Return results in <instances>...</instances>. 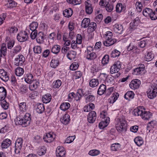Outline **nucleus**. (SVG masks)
I'll list each match as a JSON object with an SVG mask.
<instances>
[{"label":"nucleus","instance_id":"nucleus-1","mask_svg":"<svg viewBox=\"0 0 157 157\" xmlns=\"http://www.w3.org/2000/svg\"><path fill=\"white\" fill-rule=\"evenodd\" d=\"M127 122L124 118L120 117L116 119L115 127L119 132H125L127 129Z\"/></svg>","mask_w":157,"mask_h":157},{"label":"nucleus","instance_id":"nucleus-2","mask_svg":"<svg viewBox=\"0 0 157 157\" xmlns=\"http://www.w3.org/2000/svg\"><path fill=\"white\" fill-rule=\"evenodd\" d=\"M30 116L29 113H26L24 116L21 118L19 117H17L14 119L16 125H21L24 126H26L29 125L30 122Z\"/></svg>","mask_w":157,"mask_h":157},{"label":"nucleus","instance_id":"nucleus-3","mask_svg":"<svg viewBox=\"0 0 157 157\" xmlns=\"http://www.w3.org/2000/svg\"><path fill=\"white\" fill-rule=\"evenodd\" d=\"M133 114L136 116L140 115L142 119L144 120H147V112L143 106H139L135 108L133 111Z\"/></svg>","mask_w":157,"mask_h":157},{"label":"nucleus","instance_id":"nucleus-4","mask_svg":"<svg viewBox=\"0 0 157 157\" xmlns=\"http://www.w3.org/2000/svg\"><path fill=\"white\" fill-rule=\"evenodd\" d=\"M104 37L105 40L104 41L103 44L106 46H111L116 41L113 37L112 33L110 31H108L105 32L104 34Z\"/></svg>","mask_w":157,"mask_h":157},{"label":"nucleus","instance_id":"nucleus-5","mask_svg":"<svg viewBox=\"0 0 157 157\" xmlns=\"http://www.w3.org/2000/svg\"><path fill=\"white\" fill-rule=\"evenodd\" d=\"M94 48L93 46H88L85 51V56L86 59L88 60H93L97 57L96 54L93 52Z\"/></svg>","mask_w":157,"mask_h":157},{"label":"nucleus","instance_id":"nucleus-6","mask_svg":"<svg viewBox=\"0 0 157 157\" xmlns=\"http://www.w3.org/2000/svg\"><path fill=\"white\" fill-rule=\"evenodd\" d=\"M30 34V31L26 29L24 31L21 32L17 35V40L20 42H23L28 40V35Z\"/></svg>","mask_w":157,"mask_h":157},{"label":"nucleus","instance_id":"nucleus-7","mask_svg":"<svg viewBox=\"0 0 157 157\" xmlns=\"http://www.w3.org/2000/svg\"><path fill=\"white\" fill-rule=\"evenodd\" d=\"M23 143V139L21 138H18L15 143L14 152L16 154L19 153L21 150Z\"/></svg>","mask_w":157,"mask_h":157},{"label":"nucleus","instance_id":"nucleus-8","mask_svg":"<svg viewBox=\"0 0 157 157\" xmlns=\"http://www.w3.org/2000/svg\"><path fill=\"white\" fill-rule=\"evenodd\" d=\"M56 138L55 135L52 132L48 133L44 136L43 139L44 141L47 143H50L53 141Z\"/></svg>","mask_w":157,"mask_h":157},{"label":"nucleus","instance_id":"nucleus-9","mask_svg":"<svg viewBox=\"0 0 157 157\" xmlns=\"http://www.w3.org/2000/svg\"><path fill=\"white\" fill-rule=\"evenodd\" d=\"M25 62V57L23 55L20 54L18 55L17 57L15 59L14 63L17 66H21L23 65Z\"/></svg>","mask_w":157,"mask_h":157},{"label":"nucleus","instance_id":"nucleus-10","mask_svg":"<svg viewBox=\"0 0 157 157\" xmlns=\"http://www.w3.org/2000/svg\"><path fill=\"white\" fill-rule=\"evenodd\" d=\"M121 62L119 61H117L114 63L110 68V72L111 74L117 73L119 71L121 67Z\"/></svg>","mask_w":157,"mask_h":157},{"label":"nucleus","instance_id":"nucleus-11","mask_svg":"<svg viewBox=\"0 0 157 157\" xmlns=\"http://www.w3.org/2000/svg\"><path fill=\"white\" fill-rule=\"evenodd\" d=\"M157 95V85H153L148 93V97L151 99L155 98Z\"/></svg>","mask_w":157,"mask_h":157},{"label":"nucleus","instance_id":"nucleus-12","mask_svg":"<svg viewBox=\"0 0 157 157\" xmlns=\"http://www.w3.org/2000/svg\"><path fill=\"white\" fill-rule=\"evenodd\" d=\"M141 84L140 80L136 79L132 80L129 84L130 87L132 90H135L138 88Z\"/></svg>","mask_w":157,"mask_h":157},{"label":"nucleus","instance_id":"nucleus-13","mask_svg":"<svg viewBox=\"0 0 157 157\" xmlns=\"http://www.w3.org/2000/svg\"><path fill=\"white\" fill-rule=\"evenodd\" d=\"M57 157H65L66 152L65 148L62 146H58L56 151Z\"/></svg>","mask_w":157,"mask_h":157},{"label":"nucleus","instance_id":"nucleus-14","mask_svg":"<svg viewBox=\"0 0 157 157\" xmlns=\"http://www.w3.org/2000/svg\"><path fill=\"white\" fill-rule=\"evenodd\" d=\"M0 78L5 82L8 81L9 79V77L7 72L4 69H0Z\"/></svg>","mask_w":157,"mask_h":157},{"label":"nucleus","instance_id":"nucleus-15","mask_svg":"<svg viewBox=\"0 0 157 157\" xmlns=\"http://www.w3.org/2000/svg\"><path fill=\"white\" fill-rule=\"evenodd\" d=\"M85 11L87 14H90L92 13L93 9L92 7L91 1L87 0L85 2Z\"/></svg>","mask_w":157,"mask_h":157},{"label":"nucleus","instance_id":"nucleus-16","mask_svg":"<svg viewBox=\"0 0 157 157\" xmlns=\"http://www.w3.org/2000/svg\"><path fill=\"white\" fill-rule=\"evenodd\" d=\"M97 117L96 113L94 111L90 112L87 117V120L90 123H93L95 121Z\"/></svg>","mask_w":157,"mask_h":157},{"label":"nucleus","instance_id":"nucleus-17","mask_svg":"<svg viewBox=\"0 0 157 157\" xmlns=\"http://www.w3.org/2000/svg\"><path fill=\"white\" fill-rule=\"evenodd\" d=\"M145 67L144 65L141 64L140 66L133 70V74L136 75H138L142 74L145 70Z\"/></svg>","mask_w":157,"mask_h":157},{"label":"nucleus","instance_id":"nucleus-18","mask_svg":"<svg viewBox=\"0 0 157 157\" xmlns=\"http://www.w3.org/2000/svg\"><path fill=\"white\" fill-rule=\"evenodd\" d=\"M20 113H24L26 112L28 109V106L25 102L19 103L18 104Z\"/></svg>","mask_w":157,"mask_h":157},{"label":"nucleus","instance_id":"nucleus-19","mask_svg":"<svg viewBox=\"0 0 157 157\" xmlns=\"http://www.w3.org/2000/svg\"><path fill=\"white\" fill-rule=\"evenodd\" d=\"M109 122L110 118L109 117H107L105 120H102L99 124V127L100 129H103L108 125Z\"/></svg>","mask_w":157,"mask_h":157},{"label":"nucleus","instance_id":"nucleus-20","mask_svg":"<svg viewBox=\"0 0 157 157\" xmlns=\"http://www.w3.org/2000/svg\"><path fill=\"white\" fill-rule=\"evenodd\" d=\"M60 61L57 58L53 57L52 59L50 65L51 67L54 68H56L59 65Z\"/></svg>","mask_w":157,"mask_h":157},{"label":"nucleus","instance_id":"nucleus-21","mask_svg":"<svg viewBox=\"0 0 157 157\" xmlns=\"http://www.w3.org/2000/svg\"><path fill=\"white\" fill-rule=\"evenodd\" d=\"M115 32L119 34H121L123 31V27L122 25L116 24L113 26Z\"/></svg>","mask_w":157,"mask_h":157},{"label":"nucleus","instance_id":"nucleus-22","mask_svg":"<svg viewBox=\"0 0 157 157\" xmlns=\"http://www.w3.org/2000/svg\"><path fill=\"white\" fill-rule=\"evenodd\" d=\"M35 108L36 112L40 114L43 113L45 110L44 105L40 103H38L36 105Z\"/></svg>","mask_w":157,"mask_h":157},{"label":"nucleus","instance_id":"nucleus-23","mask_svg":"<svg viewBox=\"0 0 157 157\" xmlns=\"http://www.w3.org/2000/svg\"><path fill=\"white\" fill-rule=\"evenodd\" d=\"M70 116L68 114H66L64 115L60 118V121L64 124L67 125L70 122Z\"/></svg>","mask_w":157,"mask_h":157},{"label":"nucleus","instance_id":"nucleus-24","mask_svg":"<svg viewBox=\"0 0 157 157\" xmlns=\"http://www.w3.org/2000/svg\"><path fill=\"white\" fill-rule=\"evenodd\" d=\"M88 27L87 32L88 33H90L93 32L96 29L97 24L95 22H92L90 23Z\"/></svg>","mask_w":157,"mask_h":157},{"label":"nucleus","instance_id":"nucleus-25","mask_svg":"<svg viewBox=\"0 0 157 157\" xmlns=\"http://www.w3.org/2000/svg\"><path fill=\"white\" fill-rule=\"evenodd\" d=\"M24 79L25 82L28 84L31 83L35 80L34 79L33 75L30 73L25 75L24 77Z\"/></svg>","mask_w":157,"mask_h":157},{"label":"nucleus","instance_id":"nucleus-26","mask_svg":"<svg viewBox=\"0 0 157 157\" xmlns=\"http://www.w3.org/2000/svg\"><path fill=\"white\" fill-rule=\"evenodd\" d=\"M29 86V90L31 91H33L36 89L39 84V82L36 80L32 82Z\"/></svg>","mask_w":157,"mask_h":157},{"label":"nucleus","instance_id":"nucleus-27","mask_svg":"<svg viewBox=\"0 0 157 157\" xmlns=\"http://www.w3.org/2000/svg\"><path fill=\"white\" fill-rule=\"evenodd\" d=\"M6 95L7 91L6 89L3 87H0V100H4Z\"/></svg>","mask_w":157,"mask_h":157},{"label":"nucleus","instance_id":"nucleus-28","mask_svg":"<svg viewBox=\"0 0 157 157\" xmlns=\"http://www.w3.org/2000/svg\"><path fill=\"white\" fill-rule=\"evenodd\" d=\"M11 143V140L8 139H6L3 140L1 144V147L2 149H6L8 147Z\"/></svg>","mask_w":157,"mask_h":157},{"label":"nucleus","instance_id":"nucleus-29","mask_svg":"<svg viewBox=\"0 0 157 157\" xmlns=\"http://www.w3.org/2000/svg\"><path fill=\"white\" fill-rule=\"evenodd\" d=\"M148 14L151 20H154L157 19V13L153 11L152 9L148 8Z\"/></svg>","mask_w":157,"mask_h":157},{"label":"nucleus","instance_id":"nucleus-30","mask_svg":"<svg viewBox=\"0 0 157 157\" xmlns=\"http://www.w3.org/2000/svg\"><path fill=\"white\" fill-rule=\"evenodd\" d=\"M7 48L5 44H3L0 49V60L3 56H5L6 54Z\"/></svg>","mask_w":157,"mask_h":157},{"label":"nucleus","instance_id":"nucleus-31","mask_svg":"<svg viewBox=\"0 0 157 157\" xmlns=\"http://www.w3.org/2000/svg\"><path fill=\"white\" fill-rule=\"evenodd\" d=\"M139 22V18H136L130 23V28L132 30L135 29L138 25Z\"/></svg>","mask_w":157,"mask_h":157},{"label":"nucleus","instance_id":"nucleus-32","mask_svg":"<svg viewBox=\"0 0 157 157\" xmlns=\"http://www.w3.org/2000/svg\"><path fill=\"white\" fill-rule=\"evenodd\" d=\"M44 35L42 32H39L37 36L36 40L37 43L39 44L42 43L44 40Z\"/></svg>","mask_w":157,"mask_h":157},{"label":"nucleus","instance_id":"nucleus-33","mask_svg":"<svg viewBox=\"0 0 157 157\" xmlns=\"http://www.w3.org/2000/svg\"><path fill=\"white\" fill-rule=\"evenodd\" d=\"M90 19L89 18H85L82 21L81 26L85 28L87 27L90 23Z\"/></svg>","mask_w":157,"mask_h":157},{"label":"nucleus","instance_id":"nucleus-34","mask_svg":"<svg viewBox=\"0 0 157 157\" xmlns=\"http://www.w3.org/2000/svg\"><path fill=\"white\" fill-rule=\"evenodd\" d=\"M52 99V96L50 94H48L44 95L42 97V101L43 103L47 104Z\"/></svg>","mask_w":157,"mask_h":157},{"label":"nucleus","instance_id":"nucleus-35","mask_svg":"<svg viewBox=\"0 0 157 157\" xmlns=\"http://www.w3.org/2000/svg\"><path fill=\"white\" fill-rule=\"evenodd\" d=\"M125 9V7L121 3H118L116 6V11L117 13H120L124 11Z\"/></svg>","mask_w":157,"mask_h":157},{"label":"nucleus","instance_id":"nucleus-36","mask_svg":"<svg viewBox=\"0 0 157 157\" xmlns=\"http://www.w3.org/2000/svg\"><path fill=\"white\" fill-rule=\"evenodd\" d=\"M6 42L8 49H11L13 47L14 44V41L13 40H11L10 38L9 37H6Z\"/></svg>","mask_w":157,"mask_h":157},{"label":"nucleus","instance_id":"nucleus-37","mask_svg":"<svg viewBox=\"0 0 157 157\" xmlns=\"http://www.w3.org/2000/svg\"><path fill=\"white\" fill-rule=\"evenodd\" d=\"M24 73V69L21 67H18L15 70V73L17 76H21L23 75Z\"/></svg>","mask_w":157,"mask_h":157},{"label":"nucleus","instance_id":"nucleus-38","mask_svg":"<svg viewBox=\"0 0 157 157\" xmlns=\"http://www.w3.org/2000/svg\"><path fill=\"white\" fill-rule=\"evenodd\" d=\"M119 95L118 93H113L108 99V102L110 103H113L117 99Z\"/></svg>","mask_w":157,"mask_h":157},{"label":"nucleus","instance_id":"nucleus-39","mask_svg":"<svg viewBox=\"0 0 157 157\" xmlns=\"http://www.w3.org/2000/svg\"><path fill=\"white\" fill-rule=\"evenodd\" d=\"M106 86L105 85L101 84V85L98 89L97 93L98 94L101 95L103 94L106 91Z\"/></svg>","mask_w":157,"mask_h":157},{"label":"nucleus","instance_id":"nucleus-40","mask_svg":"<svg viewBox=\"0 0 157 157\" xmlns=\"http://www.w3.org/2000/svg\"><path fill=\"white\" fill-rule=\"evenodd\" d=\"M70 106V104L68 102H63L61 104L60 109L62 110L65 111L69 108Z\"/></svg>","mask_w":157,"mask_h":157},{"label":"nucleus","instance_id":"nucleus-41","mask_svg":"<svg viewBox=\"0 0 157 157\" xmlns=\"http://www.w3.org/2000/svg\"><path fill=\"white\" fill-rule=\"evenodd\" d=\"M73 13V10L71 8H68L66 9L63 11V16L69 18L71 17Z\"/></svg>","mask_w":157,"mask_h":157},{"label":"nucleus","instance_id":"nucleus-42","mask_svg":"<svg viewBox=\"0 0 157 157\" xmlns=\"http://www.w3.org/2000/svg\"><path fill=\"white\" fill-rule=\"evenodd\" d=\"M135 95L134 93L132 91H128L124 95V98L127 100H130L133 99Z\"/></svg>","mask_w":157,"mask_h":157},{"label":"nucleus","instance_id":"nucleus-43","mask_svg":"<svg viewBox=\"0 0 157 157\" xmlns=\"http://www.w3.org/2000/svg\"><path fill=\"white\" fill-rule=\"evenodd\" d=\"M76 52L74 51H70L68 52L67 56L70 60H73L75 57L76 55Z\"/></svg>","mask_w":157,"mask_h":157},{"label":"nucleus","instance_id":"nucleus-44","mask_svg":"<svg viewBox=\"0 0 157 157\" xmlns=\"http://www.w3.org/2000/svg\"><path fill=\"white\" fill-rule=\"evenodd\" d=\"M94 108V105L93 103H91L84 107V110L85 112H88L89 111L93 109Z\"/></svg>","mask_w":157,"mask_h":157},{"label":"nucleus","instance_id":"nucleus-45","mask_svg":"<svg viewBox=\"0 0 157 157\" xmlns=\"http://www.w3.org/2000/svg\"><path fill=\"white\" fill-rule=\"evenodd\" d=\"M99 84V81L97 79H92L89 82V85L92 87L97 86Z\"/></svg>","mask_w":157,"mask_h":157},{"label":"nucleus","instance_id":"nucleus-46","mask_svg":"<svg viewBox=\"0 0 157 157\" xmlns=\"http://www.w3.org/2000/svg\"><path fill=\"white\" fill-rule=\"evenodd\" d=\"M134 141L136 145L138 146H141L144 143L142 138L140 136L135 138L134 139Z\"/></svg>","mask_w":157,"mask_h":157},{"label":"nucleus","instance_id":"nucleus-47","mask_svg":"<svg viewBox=\"0 0 157 157\" xmlns=\"http://www.w3.org/2000/svg\"><path fill=\"white\" fill-rule=\"evenodd\" d=\"M121 145L118 143L112 144L111 146V150L114 151H117L120 149Z\"/></svg>","mask_w":157,"mask_h":157},{"label":"nucleus","instance_id":"nucleus-48","mask_svg":"<svg viewBox=\"0 0 157 157\" xmlns=\"http://www.w3.org/2000/svg\"><path fill=\"white\" fill-rule=\"evenodd\" d=\"M60 46L58 45L53 46L51 49V52L55 54H58L60 51Z\"/></svg>","mask_w":157,"mask_h":157},{"label":"nucleus","instance_id":"nucleus-49","mask_svg":"<svg viewBox=\"0 0 157 157\" xmlns=\"http://www.w3.org/2000/svg\"><path fill=\"white\" fill-rule=\"evenodd\" d=\"M38 25V23L36 22H33L29 25V28L31 31L36 30Z\"/></svg>","mask_w":157,"mask_h":157},{"label":"nucleus","instance_id":"nucleus-50","mask_svg":"<svg viewBox=\"0 0 157 157\" xmlns=\"http://www.w3.org/2000/svg\"><path fill=\"white\" fill-rule=\"evenodd\" d=\"M82 90L81 89H79L78 90L75 95V100L77 101L79 100L81 98L83 94L82 93Z\"/></svg>","mask_w":157,"mask_h":157},{"label":"nucleus","instance_id":"nucleus-51","mask_svg":"<svg viewBox=\"0 0 157 157\" xmlns=\"http://www.w3.org/2000/svg\"><path fill=\"white\" fill-rule=\"evenodd\" d=\"M66 1L69 4L75 6L80 4L82 0H66Z\"/></svg>","mask_w":157,"mask_h":157},{"label":"nucleus","instance_id":"nucleus-52","mask_svg":"<svg viewBox=\"0 0 157 157\" xmlns=\"http://www.w3.org/2000/svg\"><path fill=\"white\" fill-rule=\"evenodd\" d=\"M21 47L19 45L15 46L13 48L12 51V53L13 55L17 54L21 50Z\"/></svg>","mask_w":157,"mask_h":157},{"label":"nucleus","instance_id":"nucleus-53","mask_svg":"<svg viewBox=\"0 0 157 157\" xmlns=\"http://www.w3.org/2000/svg\"><path fill=\"white\" fill-rule=\"evenodd\" d=\"M109 56L107 55H105L102 58L101 60V63L103 66L106 65L109 61Z\"/></svg>","mask_w":157,"mask_h":157},{"label":"nucleus","instance_id":"nucleus-54","mask_svg":"<svg viewBox=\"0 0 157 157\" xmlns=\"http://www.w3.org/2000/svg\"><path fill=\"white\" fill-rule=\"evenodd\" d=\"M100 153V151L97 149H93L90 150L88 152L89 155L92 156H96L99 155Z\"/></svg>","mask_w":157,"mask_h":157},{"label":"nucleus","instance_id":"nucleus-55","mask_svg":"<svg viewBox=\"0 0 157 157\" xmlns=\"http://www.w3.org/2000/svg\"><path fill=\"white\" fill-rule=\"evenodd\" d=\"M17 3L14 1L10 0L8 1V2L6 4V6L7 8H12L16 6Z\"/></svg>","mask_w":157,"mask_h":157},{"label":"nucleus","instance_id":"nucleus-56","mask_svg":"<svg viewBox=\"0 0 157 157\" xmlns=\"http://www.w3.org/2000/svg\"><path fill=\"white\" fill-rule=\"evenodd\" d=\"M18 30V28L15 26L10 27L8 29V31L10 34H14L17 32Z\"/></svg>","mask_w":157,"mask_h":157},{"label":"nucleus","instance_id":"nucleus-57","mask_svg":"<svg viewBox=\"0 0 157 157\" xmlns=\"http://www.w3.org/2000/svg\"><path fill=\"white\" fill-rule=\"evenodd\" d=\"M62 82L60 80L58 79L54 81L52 84L53 87L54 88H59L61 85Z\"/></svg>","mask_w":157,"mask_h":157},{"label":"nucleus","instance_id":"nucleus-58","mask_svg":"<svg viewBox=\"0 0 157 157\" xmlns=\"http://www.w3.org/2000/svg\"><path fill=\"white\" fill-rule=\"evenodd\" d=\"M120 52L116 49L113 51L110 54L111 57L115 58L119 56L120 55Z\"/></svg>","mask_w":157,"mask_h":157},{"label":"nucleus","instance_id":"nucleus-59","mask_svg":"<svg viewBox=\"0 0 157 157\" xmlns=\"http://www.w3.org/2000/svg\"><path fill=\"white\" fill-rule=\"evenodd\" d=\"M82 75V73L79 71H77L75 72L73 78L75 79H79L81 77Z\"/></svg>","mask_w":157,"mask_h":157},{"label":"nucleus","instance_id":"nucleus-60","mask_svg":"<svg viewBox=\"0 0 157 157\" xmlns=\"http://www.w3.org/2000/svg\"><path fill=\"white\" fill-rule=\"evenodd\" d=\"M46 152V149L44 146L40 148L37 152L38 154L40 156L44 155Z\"/></svg>","mask_w":157,"mask_h":157},{"label":"nucleus","instance_id":"nucleus-61","mask_svg":"<svg viewBox=\"0 0 157 157\" xmlns=\"http://www.w3.org/2000/svg\"><path fill=\"white\" fill-rule=\"evenodd\" d=\"M95 100V97L93 95H89L86 98V102L87 103L89 102H92Z\"/></svg>","mask_w":157,"mask_h":157},{"label":"nucleus","instance_id":"nucleus-62","mask_svg":"<svg viewBox=\"0 0 157 157\" xmlns=\"http://www.w3.org/2000/svg\"><path fill=\"white\" fill-rule=\"evenodd\" d=\"M136 8L137 12H140L142 9V5L141 2H137L136 4Z\"/></svg>","mask_w":157,"mask_h":157},{"label":"nucleus","instance_id":"nucleus-63","mask_svg":"<svg viewBox=\"0 0 157 157\" xmlns=\"http://www.w3.org/2000/svg\"><path fill=\"white\" fill-rule=\"evenodd\" d=\"M79 64L78 62H75L73 63L70 65V68L71 70H75L78 67Z\"/></svg>","mask_w":157,"mask_h":157},{"label":"nucleus","instance_id":"nucleus-64","mask_svg":"<svg viewBox=\"0 0 157 157\" xmlns=\"http://www.w3.org/2000/svg\"><path fill=\"white\" fill-rule=\"evenodd\" d=\"M0 101H1V104L2 108L5 110L7 109L8 107L9 103L5 99Z\"/></svg>","mask_w":157,"mask_h":157}]
</instances>
